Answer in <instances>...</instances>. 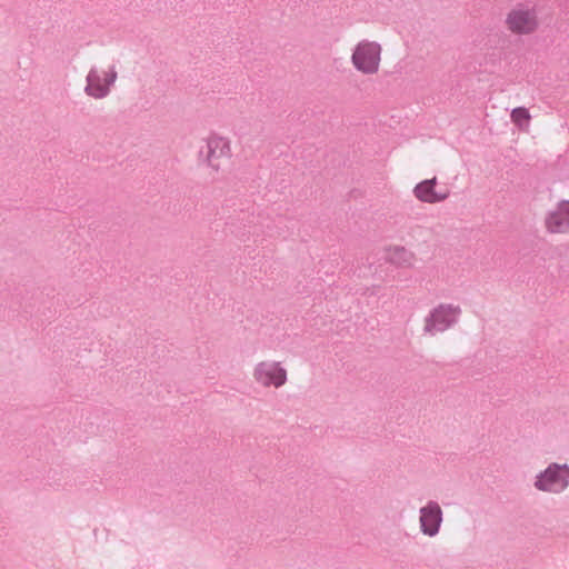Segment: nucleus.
I'll list each match as a JSON object with an SVG mask.
<instances>
[{
    "label": "nucleus",
    "mask_w": 569,
    "mask_h": 569,
    "mask_svg": "<svg viewBox=\"0 0 569 569\" xmlns=\"http://www.w3.org/2000/svg\"><path fill=\"white\" fill-rule=\"evenodd\" d=\"M254 380L263 387L279 388L287 381V371L274 361H260L253 368Z\"/></svg>",
    "instance_id": "obj_6"
},
{
    "label": "nucleus",
    "mask_w": 569,
    "mask_h": 569,
    "mask_svg": "<svg viewBox=\"0 0 569 569\" xmlns=\"http://www.w3.org/2000/svg\"><path fill=\"white\" fill-rule=\"evenodd\" d=\"M569 483V468L566 465H550L541 472L535 482L541 491L559 492Z\"/></svg>",
    "instance_id": "obj_4"
},
{
    "label": "nucleus",
    "mask_w": 569,
    "mask_h": 569,
    "mask_svg": "<svg viewBox=\"0 0 569 569\" xmlns=\"http://www.w3.org/2000/svg\"><path fill=\"white\" fill-rule=\"evenodd\" d=\"M442 521V511L437 502H429L420 509V526L425 535L435 536Z\"/></svg>",
    "instance_id": "obj_10"
},
{
    "label": "nucleus",
    "mask_w": 569,
    "mask_h": 569,
    "mask_svg": "<svg viewBox=\"0 0 569 569\" xmlns=\"http://www.w3.org/2000/svg\"><path fill=\"white\" fill-rule=\"evenodd\" d=\"M382 47L377 41H359L351 54L353 67L363 74H375L379 71Z\"/></svg>",
    "instance_id": "obj_2"
},
{
    "label": "nucleus",
    "mask_w": 569,
    "mask_h": 569,
    "mask_svg": "<svg viewBox=\"0 0 569 569\" xmlns=\"http://www.w3.org/2000/svg\"><path fill=\"white\" fill-rule=\"evenodd\" d=\"M503 24L512 36H531L540 28V19L535 7L518 3L506 13Z\"/></svg>",
    "instance_id": "obj_1"
},
{
    "label": "nucleus",
    "mask_w": 569,
    "mask_h": 569,
    "mask_svg": "<svg viewBox=\"0 0 569 569\" xmlns=\"http://www.w3.org/2000/svg\"><path fill=\"white\" fill-rule=\"evenodd\" d=\"M545 227L550 233L569 232V200H561L545 219Z\"/></svg>",
    "instance_id": "obj_8"
},
{
    "label": "nucleus",
    "mask_w": 569,
    "mask_h": 569,
    "mask_svg": "<svg viewBox=\"0 0 569 569\" xmlns=\"http://www.w3.org/2000/svg\"><path fill=\"white\" fill-rule=\"evenodd\" d=\"M511 121L520 130H527L531 120V114L528 109L523 107L515 108L510 113Z\"/></svg>",
    "instance_id": "obj_12"
},
{
    "label": "nucleus",
    "mask_w": 569,
    "mask_h": 569,
    "mask_svg": "<svg viewBox=\"0 0 569 569\" xmlns=\"http://www.w3.org/2000/svg\"><path fill=\"white\" fill-rule=\"evenodd\" d=\"M436 186L437 178L423 180L413 188V194L419 201L425 203L435 204L442 202L449 197V191H438Z\"/></svg>",
    "instance_id": "obj_9"
},
{
    "label": "nucleus",
    "mask_w": 569,
    "mask_h": 569,
    "mask_svg": "<svg viewBox=\"0 0 569 569\" xmlns=\"http://www.w3.org/2000/svg\"><path fill=\"white\" fill-rule=\"evenodd\" d=\"M117 72L113 66L93 67L87 76L86 92L90 97L100 99L110 91V86L116 81Z\"/></svg>",
    "instance_id": "obj_3"
},
{
    "label": "nucleus",
    "mask_w": 569,
    "mask_h": 569,
    "mask_svg": "<svg viewBox=\"0 0 569 569\" xmlns=\"http://www.w3.org/2000/svg\"><path fill=\"white\" fill-rule=\"evenodd\" d=\"M386 258L387 260L399 268H413L417 263V256L416 253L400 244H391L386 248Z\"/></svg>",
    "instance_id": "obj_11"
},
{
    "label": "nucleus",
    "mask_w": 569,
    "mask_h": 569,
    "mask_svg": "<svg viewBox=\"0 0 569 569\" xmlns=\"http://www.w3.org/2000/svg\"><path fill=\"white\" fill-rule=\"evenodd\" d=\"M459 313L458 307L440 305L426 318L425 330L430 335L442 332L456 322Z\"/></svg>",
    "instance_id": "obj_5"
},
{
    "label": "nucleus",
    "mask_w": 569,
    "mask_h": 569,
    "mask_svg": "<svg viewBox=\"0 0 569 569\" xmlns=\"http://www.w3.org/2000/svg\"><path fill=\"white\" fill-rule=\"evenodd\" d=\"M231 158V143L221 136H210L207 140L206 161L214 170H219L222 162Z\"/></svg>",
    "instance_id": "obj_7"
}]
</instances>
